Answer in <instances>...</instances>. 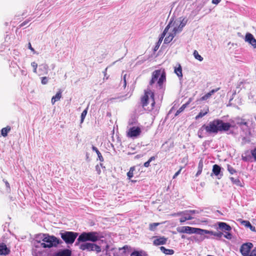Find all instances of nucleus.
Segmentation results:
<instances>
[{"label": "nucleus", "mask_w": 256, "mask_h": 256, "mask_svg": "<svg viewBox=\"0 0 256 256\" xmlns=\"http://www.w3.org/2000/svg\"><path fill=\"white\" fill-rule=\"evenodd\" d=\"M231 127L232 125L230 123L226 122L220 119L216 118L208 124L206 129L209 134H217L218 132L228 131Z\"/></svg>", "instance_id": "obj_1"}, {"label": "nucleus", "mask_w": 256, "mask_h": 256, "mask_svg": "<svg viewBox=\"0 0 256 256\" xmlns=\"http://www.w3.org/2000/svg\"><path fill=\"white\" fill-rule=\"evenodd\" d=\"M166 82V72L164 69L160 68L154 71L152 74V78L149 84L152 86L156 82V88L161 90L163 88L164 84Z\"/></svg>", "instance_id": "obj_2"}, {"label": "nucleus", "mask_w": 256, "mask_h": 256, "mask_svg": "<svg viewBox=\"0 0 256 256\" xmlns=\"http://www.w3.org/2000/svg\"><path fill=\"white\" fill-rule=\"evenodd\" d=\"M43 237L40 246L43 248H51L56 247L62 243L61 240L54 236H50L47 234H42Z\"/></svg>", "instance_id": "obj_3"}, {"label": "nucleus", "mask_w": 256, "mask_h": 256, "mask_svg": "<svg viewBox=\"0 0 256 256\" xmlns=\"http://www.w3.org/2000/svg\"><path fill=\"white\" fill-rule=\"evenodd\" d=\"M100 238L98 233L96 232H83L82 233L76 243V245L79 244L80 242H86L87 241H91L96 242Z\"/></svg>", "instance_id": "obj_4"}, {"label": "nucleus", "mask_w": 256, "mask_h": 256, "mask_svg": "<svg viewBox=\"0 0 256 256\" xmlns=\"http://www.w3.org/2000/svg\"><path fill=\"white\" fill-rule=\"evenodd\" d=\"M149 96H150V98L152 99V102L151 104V110H152L154 109L155 105L154 94V93L152 92L150 89L147 88L146 90H144V95L141 98V103L143 108L147 106L148 104Z\"/></svg>", "instance_id": "obj_5"}, {"label": "nucleus", "mask_w": 256, "mask_h": 256, "mask_svg": "<svg viewBox=\"0 0 256 256\" xmlns=\"http://www.w3.org/2000/svg\"><path fill=\"white\" fill-rule=\"evenodd\" d=\"M253 246L252 242H246L242 244L240 248V253L243 256H256V247L250 251Z\"/></svg>", "instance_id": "obj_6"}, {"label": "nucleus", "mask_w": 256, "mask_h": 256, "mask_svg": "<svg viewBox=\"0 0 256 256\" xmlns=\"http://www.w3.org/2000/svg\"><path fill=\"white\" fill-rule=\"evenodd\" d=\"M63 240L67 244H72L78 236V233L73 232L65 231L60 233Z\"/></svg>", "instance_id": "obj_7"}, {"label": "nucleus", "mask_w": 256, "mask_h": 256, "mask_svg": "<svg viewBox=\"0 0 256 256\" xmlns=\"http://www.w3.org/2000/svg\"><path fill=\"white\" fill-rule=\"evenodd\" d=\"M174 24L172 26H174L172 30L170 32L167 36L164 38V43L168 44L172 41L173 38L175 37L177 34L180 32L182 31V30L180 28V27L178 25L174 26Z\"/></svg>", "instance_id": "obj_8"}, {"label": "nucleus", "mask_w": 256, "mask_h": 256, "mask_svg": "<svg viewBox=\"0 0 256 256\" xmlns=\"http://www.w3.org/2000/svg\"><path fill=\"white\" fill-rule=\"evenodd\" d=\"M80 248L82 250L96 251L97 253L100 252L102 250L100 246L90 242H85L81 244L80 246Z\"/></svg>", "instance_id": "obj_9"}, {"label": "nucleus", "mask_w": 256, "mask_h": 256, "mask_svg": "<svg viewBox=\"0 0 256 256\" xmlns=\"http://www.w3.org/2000/svg\"><path fill=\"white\" fill-rule=\"evenodd\" d=\"M142 130L138 126H132L130 128L126 131V136L131 138H136L138 137L141 134Z\"/></svg>", "instance_id": "obj_10"}, {"label": "nucleus", "mask_w": 256, "mask_h": 256, "mask_svg": "<svg viewBox=\"0 0 256 256\" xmlns=\"http://www.w3.org/2000/svg\"><path fill=\"white\" fill-rule=\"evenodd\" d=\"M172 24V21H170L169 22L168 24L165 28L164 30L163 31V32L161 34L160 37L159 38L158 42H156V45L155 46V47H154V51L157 50H158V48H159L160 46V44L162 43V42L164 37L166 36V34L168 32V30L170 29V28L171 25Z\"/></svg>", "instance_id": "obj_11"}, {"label": "nucleus", "mask_w": 256, "mask_h": 256, "mask_svg": "<svg viewBox=\"0 0 256 256\" xmlns=\"http://www.w3.org/2000/svg\"><path fill=\"white\" fill-rule=\"evenodd\" d=\"M196 212V210H186L182 212L180 214H183L184 216L180 219V222L182 223L187 220H192L194 218L192 216V215L194 214Z\"/></svg>", "instance_id": "obj_12"}, {"label": "nucleus", "mask_w": 256, "mask_h": 256, "mask_svg": "<svg viewBox=\"0 0 256 256\" xmlns=\"http://www.w3.org/2000/svg\"><path fill=\"white\" fill-rule=\"evenodd\" d=\"M197 228L188 226L178 227L176 228L178 232L180 233H186L188 234H197Z\"/></svg>", "instance_id": "obj_13"}, {"label": "nucleus", "mask_w": 256, "mask_h": 256, "mask_svg": "<svg viewBox=\"0 0 256 256\" xmlns=\"http://www.w3.org/2000/svg\"><path fill=\"white\" fill-rule=\"evenodd\" d=\"M155 239L153 241V244L154 246H160L165 244L167 242V238L164 236H158L154 237Z\"/></svg>", "instance_id": "obj_14"}, {"label": "nucleus", "mask_w": 256, "mask_h": 256, "mask_svg": "<svg viewBox=\"0 0 256 256\" xmlns=\"http://www.w3.org/2000/svg\"><path fill=\"white\" fill-rule=\"evenodd\" d=\"M245 41L250 44L254 48H256V40L250 33H247L246 34Z\"/></svg>", "instance_id": "obj_15"}, {"label": "nucleus", "mask_w": 256, "mask_h": 256, "mask_svg": "<svg viewBox=\"0 0 256 256\" xmlns=\"http://www.w3.org/2000/svg\"><path fill=\"white\" fill-rule=\"evenodd\" d=\"M10 249L7 247L4 243L0 244V255L6 256L10 254Z\"/></svg>", "instance_id": "obj_16"}, {"label": "nucleus", "mask_w": 256, "mask_h": 256, "mask_svg": "<svg viewBox=\"0 0 256 256\" xmlns=\"http://www.w3.org/2000/svg\"><path fill=\"white\" fill-rule=\"evenodd\" d=\"M218 228L223 232H230L232 230L230 226L226 222H219L218 223Z\"/></svg>", "instance_id": "obj_17"}, {"label": "nucleus", "mask_w": 256, "mask_h": 256, "mask_svg": "<svg viewBox=\"0 0 256 256\" xmlns=\"http://www.w3.org/2000/svg\"><path fill=\"white\" fill-rule=\"evenodd\" d=\"M240 222L242 224L244 225V226H245L246 228H250V229L252 232H256V228L254 226H252L249 221L240 220Z\"/></svg>", "instance_id": "obj_18"}, {"label": "nucleus", "mask_w": 256, "mask_h": 256, "mask_svg": "<svg viewBox=\"0 0 256 256\" xmlns=\"http://www.w3.org/2000/svg\"><path fill=\"white\" fill-rule=\"evenodd\" d=\"M219 90V88L217 89H214L206 94L205 95L202 96V98H200L199 100L200 101H204V100H206L208 99L212 94H213L214 92H216Z\"/></svg>", "instance_id": "obj_19"}, {"label": "nucleus", "mask_w": 256, "mask_h": 256, "mask_svg": "<svg viewBox=\"0 0 256 256\" xmlns=\"http://www.w3.org/2000/svg\"><path fill=\"white\" fill-rule=\"evenodd\" d=\"M209 112V107L206 106L203 110H201L198 114L196 116V119L198 120L202 118Z\"/></svg>", "instance_id": "obj_20"}, {"label": "nucleus", "mask_w": 256, "mask_h": 256, "mask_svg": "<svg viewBox=\"0 0 256 256\" xmlns=\"http://www.w3.org/2000/svg\"><path fill=\"white\" fill-rule=\"evenodd\" d=\"M207 125L204 124L202 125L198 130V136L202 138L204 137V130H206L207 133L208 134V131L207 130Z\"/></svg>", "instance_id": "obj_21"}, {"label": "nucleus", "mask_w": 256, "mask_h": 256, "mask_svg": "<svg viewBox=\"0 0 256 256\" xmlns=\"http://www.w3.org/2000/svg\"><path fill=\"white\" fill-rule=\"evenodd\" d=\"M72 252L68 249L63 250L56 252L55 256H71Z\"/></svg>", "instance_id": "obj_22"}, {"label": "nucleus", "mask_w": 256, "mask_h": 256, "mask_svg": "<svg viewBox=\"0 0 256 256\" xmlns=\"http://www.w3.org/2000/svg\"><path fill=\"white\" fill-rule=\"evenodd\" d=\"M62 91L60 90H58L54 96H53L52 98L51 102L52 104H54L56 102H58L60 100L61 98L62 95Z\"/></svg>", "instance_id": "obj_23"}, {"label": "nucleus", "mask_w": 256, "mask_h": 256, "mask_svg": "<svg viewBox=\"0 0 256 256\" xmlns=\"http://www.w3.org/2000/svg\"><path fill=\"white\" fill-rule=\"evenodd\" d=\"M174 72L179 77H182V68L180 64H177V66L174 68Z\"/></svg>", "instance_id": "obj_24"}, {"label": "nucleus", "mask_w": 256, "mask_h": 256, "mask_svg": "<svg viewBox=\"0 0 256 256\" xmlns=\"http://www.w3.org/2000/svg\"><path fill=\"white\" fill-rule=\"evenodd\" d=\"M160 250L164 254L167 255H172L174 254V252L173 250L167 249L163 246L160 247Z\"/></svg>", "instance_id": "obj_25"}, {"label": "nucleus", "mask_w": 256, "mask_h": 256, "mask_svg": "<svg viewBox=\"0 0 256 256\" xmlns=\"http://www.w3.org/2000/svg\"><path fill=\"white\" fill-rule=\"evenodd\" d=\"M212 172L215 176H218L220 172L221 168L218 164H214L212 166Z\"/></svg>", "instance_id": "obj_26"}, {"label": "nucleus", "mask_w": 256, "mask_h": 256, "mask_svg": "<svg viewBox=\"0 0 256 256\" xmlns=\"http://www.w3.org/2000/svg\"><path fill=\"white\" fill-rule=\"evenodd\" d=\"M136 170V167L134 166L130 168L129 171L127 172V176L129 180H130L134 174V172Z\"/></svg>", "instance_id": "obj_27"}, {"label": "nucleus", "mask_w": 256, "mask_h": 256, "mask_svg": "<svg viewBox=\"0 0 256 256\" xmlns=\"http://www.w3.org/2000/svg\"><path fill=\"white\" fill-rule=\"evenodd\" d=\"M10 130L11 128L10 126H7L6 128H2L1 130V134L4 137L6 136L8 132H10Z\"/></svg>", "instance_id": "obj_28"}, {"label": "nucleus", "mask_w": 256, "mask_h": 256, "mask_svg": "<svg viewBox=\"0 0 256 256\" xmlns=\"http://www.w3.org/2000/svg\"><path fill=\"white\" fill-rule=\"evenodd\" d=\"M92 150L96 153V154H97V155L98 156V158H99V160L100 162H103L104 160V158H103L101 153L98 150L97 148H96L94 146H92Z\"/></svg>", "instance_id": "obj_29"}, {"label": "nucleus", "mask_w": 256, "mask_h": 256, "mask_svg": "<svg viewBox=\"0 0 256 256\" xmlns=\"http://www.w3.org/2000/svg\"><path fill=\"white\" fill-rule=\"evenodd\" d=\"M212 231H210L206 230H202L200 228H197V234H200V235H204L205 234H211Z\"/></svg>", "instance_id": "obj_30"}, {"label": "nucleus", "mask_w": 256, "mask_h": 256, "mask_svg": "<svg viewBox=\"0 0 256 256\" xmlns=\"http://www.w3.org/2000/svg\"><path fill=\"white\" fill-rule=\"evenodd\" d=\"M160 223L159 222H154L152 223L149 224V230L151 231H154L157 226H159Z\"/></svg>", "instance_id": "obj_31"}, {"label": "nucleus", "mask_w": 256, "mask_h": 256, "mask_svg": "<svg viewBox=\"0 0 256 256\" xmlns=\"http://www.w3.org/2000/svg\"><path fill=\"white\" fill-rule=\"evenodd\" d=\"M193 54L195 58L197 59L199 61L202 62L203 60V58L198 54V52L196 50H194Z\"/></svg>", "instance_id": "obj_32"}, {"label": "nucleus", "mask_w": 256, "mask_h": 256, "mask_svg": "<svg viewBox=\"0 0 256 256\" xmlns=\"http://www.w3.org/2000/svg\"><path fill=\"white\" fill-rule=\"evenodd\" d=\"M211 235L216 236L218 239L220 240L223 235V234L220 232H215L212 231Z\"/></svg>", "instance_id": "obj_33"}, {"label": "nucleus", "mask_w": 256, "mask_h": 256, "mask_svg": "<svg viewBox=\"0 0 256 256\" xmlns=\"http://www.w3.org/2000/svg\"><path fill=\"white\" fill-rule=\"evenodd\" d=\"M187 106L186 104H183L176 112L175 114V116H178L180 112H183L186 108Z\"/></svg>", "instance_id": "obj_34"}, {"label": "nucleus", "mask_w": 256, "mask_h": 256, "mask_svg": "<svg viewBox=\"0 0 256 256\" xmlns=\"http://www.w3.org/2000/svg\"><path fill=\"white\" fill-rule=\"evenodd\" d=\"M40 66L42 67L41 68H40V70H43L44 72V73L46 74H48V66L47 64H42Z\"/></svg>", "instance_id": "obj_35"}, {"label": "nucleus", "mask_w": 256, "mask_h": 256, "mask_svg": "<svg viewBox=\"0 0 256 256\" xmlns=\"http://www.w3.org/2000/svg\"><path fill=\"white\" fill-rule=\"evenodd\" d=\"M88 108L85 109L81 114V123L83 122L84 119L87 114Z\"/></svg>", "instance_id": "obj_36"}, {"label": "nucleus", "mask_w": 256, "mask_h": 256, "mask_svg": "<svg viewBox=\"0 0 256 256\" xmlns=\"http://www.w3.org/2000/svg\"><path fill=\"white\" fill-rule=\"evenodd\" d=\"M187 20H186L185 18H183V20H182L180 24L178 25L180 28L182 30L183 28L186 25L187 23Z\"/></svg>", "instance_id": "obj_37"}, {"label": "nucleus", "mask_w": 256, "mask_h": 256, "mask_svg": "<svg viewBox=\"0 0 256 256\" xmlns=\"http://www.w3.org/2000/svg\"><path fill=\"white\" fill-rule=\"evenodd\" d=\"M31 66L34 68V72L36 74L37 72L38 64L36 62H32L31 64Z\"/></svg>", "instance_id": "obj_38"}, {"label": "nucleus", "mask_w": 256, "mask_h": 256, "mask_svg": "<svg viewBox=\"0 0 256 256\" xmlns=\"http://www.w3.org/2000/svg\"><path fill=\"white\" fill-rule=\"evenodd\" d=\"M228 170L232 174L236 172V170L230 165L228 166Z\"/></svg>", "instance_id": "obj_39"}, {"label": "nucleus", "mask_w": 256, "mask_h": 256, "mask_svg": "<svg viewBox=\"0 0 256 256\" xmlns=\"http://www.w3.org/2000/svg\"><path fill=\"white\" fill-rule=\"evenodd\" d=\"M224 237L228 240H231L232 238V234L229 232H226L224 234Z\"/></svg>", "instance_id": "obj_40"}, {"label": "nucleus", "mask_w": 256, "mask_h": 256, "mask_svg": "<svg viewBox=\"0 0 256 256\" xmlns=\"http://www.w3.org/2000/svg\"><path fill=\"white\" fill-rule=\"evenodd\" d=\"M48 82V78L46 76H44L41 78V82L42 84H46Z\"/></svg>", "instance_id": "obj_41"}, {"label": "nucleus", "mask_w": 256, "mask_h": 256, "mask_svg": "<svg viewBox=\"0 0 256 256\" xmlns=\"http://www.w3.org/2000/svg\"><path fill=\"white\" fill-rule=\"evenodd\" d=\"M198 170H202V168H203V162H202V160H200L199 162H198Z\"/></svg>", "instance_id": "obj_42"}, {"label": "nucleus", "mask_w": 256, "mask_h": 256, "mask_svg": "<svg viewBox=\"0 0 256 256\" xmlns=\"http://www.w3.org/2000/svg\"><path fill=\"white\" fill-rule=\"evenodd\" d=\"M230 179L231 181L234 184H238L240 182V180L238 179H234L232 177L230 178Z\"/></svg>", "instance_id": "obj_43"}, {"label": "nucleus", "mask_w": 256, "mask_h": 256, "mask_svg": "<svg viewBox=\"0 0 256 256\" xmlns=\"http://www.w3.org/2000/svg\"><path fill=\"white\" fill-rule=\"evenodd\" d=\"M251 154L254 160H256V148L251 150Z\"/></svg>", "instance_id": "obj_44"}, {"label": "nucleus", "mask_w": 256, "mask_h": 256, "mask_svg": "<svg viewBox=\"0 0 256 256\" xmlns=\"http://www.w3.org/2000/svg\"><path fill=\"white\" fill-rule=\"evenodd\" d=\"M182 170V167H181L175 173V174L174 175V176L172 177L173 179H174L175 178H176V177L180 174Z\"/></svg>", "instance_id": "obj_45"}, {"label": "nucleus", "mask_w": 256, "mask_h": 256, "mask_svg": "<svg viewBox=\"0 0 256 256\" xmlns=\"http://www.w3.org/2000/svg\"><path fill=\"white\" fill-rule=\"evenodd\" d=\"M28 48L32 51V52L34 53H35L36 52L34 50V48L32 46V45H31V44L30 42H28Z\"/></svg>", "instance_id": "obj_46"}, {"label": "nucleus", "mask_w": 256, "mask_h": 256, "mask_svg": "<svg viewBox=\"0 0 256 256\" xmlns=\"http://www.w3.org/2000/svg\"><path fill=\"white\" fill-rule=\"evenodd\" d=\"M150 162L148 160L147 162H145L144 164V167H146V168H148L150 166Z\"/></svg>", "instance_id": "obj_47"}, {"label": "nucleus", "mask_w": 256, "mask_h": 256, "mask_svg": "<svg viewBox=\"0 0 256 256\" xmlns=\"http://www.w3.org/2000/svg\"><path fill=\"white\" fill-rule=\"evenodd\" d=\"M221 0H212V3L214 4H218Z\"/></svg>", "instance_id": "obj_48"}, {"label": "nucleus", "mask_w": 256, "mask_h": 256, "mask_svg": "<svg viewBox=\"0 0 256 256\" xmlns=\"http://www.w3.org/2000/svg\"><path fill=\"white\" fill-rule=\"evenodd\" d=\"M126 74H125L124 76V88H126Z\"/></svg>", "instance_id": "obj_49"}, {"label": "nucleus", "mask_w": 256, "mask_h": 256, "mask_svg": "<svg viewBox=\"0 0 256 256\" xmlns=\"http://www.w3.org/2000/svg\"><path fill=\"white\" fill-rule=\"evenodd\" d=\"M28 23V21H24V22L20 24V26L22 27V26H23L25 25H26Z\"/></svg>", "instance_id": "obj_50"}, {"label": "nucleus", "mask_w": 256, "mask_h": 256, "mask_svg": "<svg viewBox=\"0 0 256 256\" xmlns=\"http://www.w3.org/2000/svg\"><path fill=\"white\" fill-rule=\"evenodd\" d=\"M192 100V98H190L188 100V102L186 103V106H188L190 103V102Z\"/></svg>", "instance_id": "obj_51"}, {"label": "nucleus", "mask_w": 256, "mask_h": 256, "mask_svg": "<svg viewBox=\"0 0 256 256\" xmlns=\"http://www.w3.org/2000/svg\"><path fill=\"white\" fill-rule=\"evenodd\" d=\"M155 159H156V157H155V156H153L150 157V158L148 159V160L150 162H151L152 160H154Z\"/></svg>", "instance_id": "obj_52"}, {"label": "nucleus", "mask_w": 256, "mask_h": 256, "mask_svg": "<svg viewBox=\"0 0 256 256\" xmlns=\"http://www.w3.org/2000/svg\"><path fill=\"white\" fill-rule=\"evenodd\" d=\"M202 170H198L196 174V176H198L199 175H200L202 173Z\"/></svg>", "instance_id": "obj_53"}, {"label": "nucleus", "mask_w": 256, "mask_h": 256, "mask_svg": "<svg viewBox=\"0 0 256 256\" xmlns=\"http://www.w3.org/2000/svg\"><path fill=\"white\" fill-rule=\"evenodd\" d=\"M240 124H243V125L247 126L248 123L246 122H240Z\"/></svg>", "instance_id": "obj_54"}, {"label": "nucleus", "mask_w": 256, "mask_h": 256, "mask_svg": "<svg viewBox=\"0 0 256 256\" xmlns=\"http://www.w3.org/2000/svg\"><path fill=\"white\" fill-rule=\"evenodd\" d=\"M128 248V246H124L122 248H123V249H124V250H125V249H126V248Z\"/></svg>", "instance_id": "obj_55"}, {"label": "nucleus", "mask_w": 256, "mask_h": 256, "mask_svg": "<svg viewBox=\"0 0 256 256\" xmlns=\"http://www.w3.org/2000/svg\"><path fill=\"white\" fill-rule=\"evenodd\" d=\"M132 182H136V180H135V181H134V180H132Z\"/></svg>", "instance_id": "obj_56"}, {"label": "nucleus", "mask_w": 256, "mask_h": 256, "mask_svg": "<svg viewBox=\"0 0 256 256\" xmlns=\"http://www.w3.org/2000/svg\"><path fill=\"white\" fill-rule=\"evenodd\" d=\"M8 183L6 182V185H8Z\"/></svg>", "instance_id": "obj_57"}, {"label": "nucleus", "mask_w": 256, "mask_h": 256, "mask_svg": "<svg viewBox=\"0 0 256 256\" xmlns=\"http://www.w3.org/2000/svg\"><path fill=\"white\" fill-rule=\"evenodd\" d=\"M8 183L6 182V185H8Z\"/></svg>", "instance_id": "obj_58"}]
</instances>
